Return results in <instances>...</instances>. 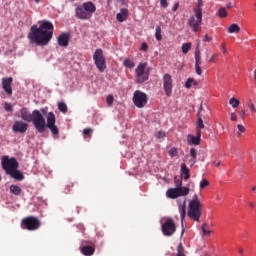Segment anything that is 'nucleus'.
I'll use <instances>...</instances> for the list:
<instances>
[{
    "mask_svg": "<svg viewBox=\"0 0 256 256\" xmlns=\"http://www.w3.org/2000/svg\"><path fill=\"white\" fill-rule=\"evenodd\" d=\"M53 29V23L43 21L39 27L37 25L31 27L28 39H30L31 43H36V45H47L53 39Z\"/></svg>",
    "mask_w": 256,
    "mask_h": 256,
    "instance_id": "f257e3e1",
    "label": "nucleus"
},
{
    "mask_svg": "<svg viewBox=\"0 0 256 256\" xmlns=\"http://www.w3.org/2000/svg\"><path fill=\"white\" fill-rule=\"evenodd\" d=\"M47 122L45 121V116L41 114V111L34 110L32 123L38 133H45V128L50 129L53 135H59V128L55 125L56 119L53 112H49L46 116Z\"/></svg>",
    "mask_w": 256,
    "mask_h": 256,
    "instance_id": "f03ea898",
    "label": "nucleus"
},
{
    "mask_svg": "<svg viewBox=\"0 0 256 256\" xmlns=\"http://www.w3.org/2000/svg\"><path fill=\"white\" fill-rule=\"evenodd\" d=\"M2 169H4L7 175H10L13 179L17 181H23V173L18 171L19 162L15 158H9V156H3L1 159Z\"/></svg>",
    "mask_w": 256,
    "mask_h": 256,
    "instance_id": "7ed1b4c3",
    "label": "nucleus"
},
{
    "mask_svg": "<svg viewBox=\"0 0 256 256\" xmlns=\"http://www.w3.org/2000/svg\"><path fill=\"white\" fill-rule=\"evenodd\" d=\"M97 11V7L93 2H85L80 6H77L75 9L77 19L82 21H87L93 17V13Z\"/></svg>",
    "mask_w": 256,
    "mask_h": 256,
    "instance_id": "20e7f679",
    "label": "nucleus"
},
{
    "mask_svg": "<svg viewBox=\"0 0 256 256\" xmlns=\"http://www.w3.org/2000/svg\"><path fill=\"white\" fill-rule=\"evenodd\" d=\"M175 188H169L166 192L168 199H177L179 197H187L189 194V187L182 186L183 181L175 179Z\"/></svg>",
    "mask_w": 256,
    "mask_h": 256,
    "instance_id": "39448f33",
    "label": "nucleus"
},
{
    "mask_svg": "<svg viewBox=\"0 0 256 256\" xmlns=\"http://www.w3.org/2000/svg\"><path fill=\"white\" fill-rule=\"evenodd\" d=\"M201 214V200H199V196L195 194L193 196V199L190 200L188 204L187 215L193 221L199 222V219H201Z\"/></svg>",
    "mask_w": 256,
    "mask_h": 256,
    "instance_id": "423d86ee",
    "label": "nucleus"
},
{
    "mask_svg": "<svg viewBox=\"0 0 256 256\" xmlns=\"http://www.w3.org/2000/svg\"><path fill=\"white\" fill-rule=\"evenodd\" d=\"M201 23H203V10L201 8H195L194 16H190L188 19V25L194 33H197L201 29Z\"/></svg>",
    "mask_w": 256,
    "mask_h": 256,
    "instance_id": "0eeeda50",
    "label": "nucleus"
},
{
    "mask_svg": "<svg viewBox=\"0 0 256 256\" xmlns=\"http://www.w3.org/2000/svg\"><path fill=\"white\" fill-rule=\"evenodd\" d=\"M161 229L165 237H171L172 235H175V231H177L175 220H173V218H163L161 220Z\"/></svg>",
    "mask_w": 256,
    "mask_h": 256,
    "instance_id": "6e6552de",
    "label": "nucleus"
},
{
    "mask_svg": "<svg viewBox=\"0 0 256 256\" xmlns=\"http://www.w3.org/2000/svg\"><path fill=\"white\" fill-rule=\"evenodd\" d=\"M21 227L27 231H37L41 227V221L37 217L29 216L22 220Z\"/></svg>",
    "mask_w": 256,
    "mask_h": 256,
    "instance_id": "1a4fd4ad",
    "label": "nucleus"
},
{
    "mask_svg": "<svg viewBox=\"0 0 256 256\" xmlns=\"http://www.w3.org/2000/svg\"><path fill=\"white\" fill-rule=\"evenodd\" d=\"M136 83H145L149 79L147 63H140L136 68Z\"/></svg>",
    "mask_w": 256,
    "mask_h": 256,
    "instance_id": "9d476101",
    "label": "nucleus"
},
{
    "mask_svg": "<svg viewBox=\"0 0 256 256\" xmlns=\"http://www.w3.org/2000/svg\"><path fill=\"white\" fill-rule=\"evenodd\" d=\"M93 59L97 69L100 71V73H103V71L107 69V65L105 64V56H103V50L96 49Z\"/></svg>",
    "mask_w": 256,
    "mask_h": 256,
    "instance_id": "9b49d317",
    "label": "nucleus"
},
{
    "mask_svg": "<svg viewBox=\"0 0 256 256\" xmlns=\"http://www.w3.org/2000/svg\"><path fill=\"white\" fill-rule=\"evenodd\" d=\"M134 105L138 107V109H143L144 106L147 105V94L137 90L134 92L133 96Z\"/></svg>",
    "mask_w": 256,
    "mask_h": 256,
    "instance_id": "f8f14e48",
    "label": "nucleus"
},
{
    "mask_svg": "<svg viewBox=\"0 0 256 256\" xmlns=\"http://www.w3.org/2000/svg\"><path fill=\"white\" fill-rule=\"evenodd\" d=\"M163 89L167 97H171L173 93V78L171 74H164L163 76Z\"/></svg>",
    "mask_w": 256,
    "mask_h": 256,
    "instance_id": "ddd939ff",
    "label": "nucleus"
},
{
    "mask_svg": "<svg viewBox=\"0 0 256 256\" xmlns=\"http://www.w3.org/2000/svg\"><path fill=\"white\" fill-rule=\"evenodd\" d=\"M178 211L181 217V223L183 225V221H185V217H187V199L181 198L177 200Z\"/></svg>",
    "mask_w": 256,
    "mask_h": 256,
    "instance_id": "4468645a",
    "label": "nucleus"
},
{
    "mask_svg": "<svg viewBox=\"0 0 256 256\" xmlns=\"http://www.w3.org/2000/svg\"><path fill=\"white\" fill-rule=\"evenodd\" d=\"M12 129L14 133H27V129H29V124L23 121H15Z\"/></svg>",
    "mask_w": 256,
    "mask_h": 256,
    "instance_id": "2eb2a0df",
    "label": "nucleus"
},
{
    "mask_svg": "<svg viewBox=\"0 0 256 256\" xmlns=\"http://www.w3.org/2000/svg\"><path fill=\"white\" fill-rule=\"evenodd\" d=\"M12 83H13L12 77L2 79V87L5 93H7V95H13V88H11Z\"/></svg>",
    "mask_w": 256,
    "mask_h": 256,
    "instance_id": "dca6fc26",
    "label": "nucleus"
},
{
    "mask_svg": "<svg viewBox=\"0 0 256 256\" xmlns=\"http://www.w3.org/2000/svg\"><path fill=\"white\" fill-rule=\"evenodd\" d=\"M20 115L21 119H23V121H27V123H31V121H33V112H29L27 108H22L20 110Z\"/></svg>",
    "mask_w": 256,
    "mask_h": 256,
    "instance_id": "f3484780",
    "label": "nucleus"
},
{
    "mask_svg": "<svg viewBox=\"0 0 256 256\" xmlns=\"http://www.w3.org/2000/svg\"><path fill=\"white\" fill-rule=\"evenodd\" d=\"M127 17H129V10H127V8H122L120 10V13L116 15V19L117 21H119V23H123V21H127Z\"/></svg>",
    "mask_w": 256,
    "mask_h": 256,
    "instance_id": "a211bd4d",
    "label": "nucleus"
},
{
    "mask_svg": "<svg viewBox=\"0 0 256 256\" xmlns=\"http://www.w3.org/2000/svg\"><path fill=\"white\" fill-rule=\"evenodd\" d=\"M187 141L189 145H199V143H201V134H199V132H196V136L188 135Z\"/></svg>",
    "mask_w": 256,
    "mask_h": 256,
    "instance_id": "6ab92c4d",
    "label": "nucleus"
},
{
    "mask_svg": "<svg viewBox=\"0 0 256 256\" xmlns=\"http://www.w3.org/2000/svg\"><path fill=\"white\" fill-rule=\"evenodd\" d=\"M58 45L60 47H67L69 45V34H61L58 37Z\"/></svg>",
    "mask_w": 256,
    "mask_h": 256,
    "instance_id": "aec40b11",
    "label": "nucleus"
},
{
    "mask_svg": "<svg viewBox=\"0 0 256 256\" xmlns=\"http://www.w3.org/2000/svg\"><path fill=\"white\" fill-rule=\"evenodd\" d=\"M197 123H196V133H198V135L201 134V129H205V124L203 123V118H201V112H198L197 114Z\"/></svg>",
    "mask_w": 256,
    "mask_h": 256,
    "instance_id": "412c9836",
    "label": "nucleus"
},
{
    "mask_svg": "<svg viewBox=\"0 0 256 256\" xmlns=\"http://www.w3.org/2000/svg\"><path fill=\"white\" fill-rule=\"evenodd\" d=\"M80 251L85 256H91L95 253V248L92 246H84L80 248Z\"/></svg>",
    "mask_w": 256,
    "mask_h": 256,
    "instance_id": "4be33fe9",
    "label": "nucleus"
},
{
    "mask_svg": "<svg viewBox=\"0 0 256 256\" xmlns=\"http://www.w3.org/2000/svg\"><path fill=\"white\" fill-rule=\"evenodd\" d=\"M181 177L182 179H189L190 175H189V168H187V165L182 164L181 165Z\"/></svg>",
    "mask_w": 256,
    "mask_h": 256,
    "instance_id": "5701e85b",
    "label": "nucleus"
},
{
    "mask_svg": "<svg viewBox=\"0 0 256 256\" xmlns=\"http://www.w3.org/2000/svg\"><path fill=\"white\" fill-rule=\"evenodd\" d=\"M193 85L195 87H197V85H199V83L194 78H188L185 83L186 89H191V87H193Z\"/></svg>",
    "mask_w": 256,
    "mask_h": 256,
    "instance_id": "b1692460",
    "label": "nucleus"
},
{
    "mask_svg": "<svg viewBox=\"0 0 256 256\" xmlns=\"http://www.w3.org/2000/svg\"><path fill=\"white\" fill-rule=\"evenodd\" d=\"M241 31V28L238 24H231L228 28V33H239Z\"/></svg>",
    "mask_w": 256,
    "mask_h": 256,
    "instance_id": "393cba45",
    "label": "nucleus"
},
{
    "mask_svg": "<svg viewBox=\"0 0 256 256\" xmlns=\"http://www.w3.org/2000/svg\"><path fill=\"white\" fill-rule=\"evenodd\" d=\"M10 193H13V195H21V187H19L17 185H11Z\"/></svg>",
    "mask_w": 256,
    "mask_h": 256,
    "instance_id": "a878e982",
    "label": "nucleus"
},
{
    "mask_svg": "<svg viewBox=\"0 0 256 256\" xmlns=\"http://www.w3.org/2000/svg\"><path fill=\"white\" fill-rule=\"evenodd\" d=\"M240 101H239V99H237V98H235V97H233V98H231L230 100H229V105H231V107L233 108V109H237V107H239V105H240Z\"/></svg>",
    "mask_w": 256,
    "mask_h": 256,
    "instance_id": "bb28decb",
    "label": "nucleus"
},
{
    "mask_svg": "<svg viewBox=\"0 0 256 256\" xmlns=\"http://www.w3.org/2000/svg\"><path fill=\"white\" fill-rule=\"evenodd\" d=\"M123 65H124V67H128V69H133V67H135V63L129 58H126L123 61Z\"/></svg>",
    "mask_w": 256,
    "mask_h": 256,
    "instance_id": "cd10ccee",
    "label": "nucleus"
},
{
    "mask_svg": "<svg viewBox=\"0 0 256 256\" xmlns=\"http://www.w3.org/2000/svg\"><path fill=\"white\" fill-rule=\"evenodd\" d=\"M247 107H248V109H250V112L252 113V115H255V113H256V106L253 103V101L249 100L247 102Z\"/></svg>",
    "mask_w": 256,
    "mask_h": 256,
    "instance_id": "c85d7f7f",
    "label": "nucleus"
},
{
    "mask_svg": "<svg viewBox=\"0 0 256 256\" xmlns=\"http://www.w3.org/2000/svg\"><path fill=\"white\" fill-rule=\"evenodd\" d=\"M155 38L157 41H161V39H163V36L161 35V26H156Z\"/></svg>",
    "mask_w": 256,
    "mask_h": 256,
    "instance_id": "c756f323",
    "label": "nucleus"
},
{
    "mask_svg": "<svg viewBox=\"0 0 256 256\" xmlns=\"http://www.w3.org/2000/svg\"><path fill=\"white\" fill-rule=\"evenodd\" d=\"M191 43H184L182 45V52L184 53V55H187V53H189V51L191 50Z\"/></svg>",
    "mask_w": 256,
    "mask_h": 256,
    "instance_id": "7c9ffc66",
    "label": "nucleus"
},
{
    "mask_svg": "<svg viewBox=\"0 0 256 256\" xmlns=\"http://www.w3.org/2000/svg\"><path fill=\"white\" fill-rule=\"evenodd\" d=\"M58 109L61 113H67V104H65V102H59Z\"/></svg>",
    "mask_w": 256,
    "mask_h": 256,
    "instance_id": "2f4dec72",
    "label": "nucleus"
},
{
    "mask_svg": "<svg viewBox=\"0 0 256 256\" xmlns=\"http://www.w3.org/2000/svg\"><path fill=\"white\" fill-rule=\"evenodd\" d=\"M176 256H185V249H183L182 243H180L177 247V255Z\"/></svg>",
    "mask_w": 256,
    "mask_h": 256,
    "instance_id": "473e14b6",
    "label": "nucleus"
},
{
    "mask_svg": "<svg viewBox=\"0 0 256 256\" xmlns=\"http://www.w3.org/2000/svg\"><path fill=\"white\" fill-rule=\"evenodd\" d=\"M170 157H177V155H179V152H177V148H171L169 151H168Z\"/></svg>",
    "mask_w": 256,
    "mask_h": 256,
    "instance_id": "72a5a7b5",
    "label": "nucleus"
},
{
    "mask_svg": "<svg viewBox=\"0 0 256 256\" xmlns=\"http://www.w3.org/2000/svg\"><path fill=\"white\" fill-rule=\"evenodd\" d=\"M205 187H209V181L207 179H203L200 182V189H205Z\"/></svg>",
    "mask_w": 256,
    "mask_h": 256,
    "instance_id": "f704fd0d",
    "label": "nucleus"
},
{
    "mask_svg": "<svg viewBox=\"0 0 256 256\" xmlns=\"http://www.w3.org/2000/svg\"><path fill=\"white\" fill-rule=\"evenodd\" d=\"M218 15L219 17H227V10L225 8H220Z\"/></svg>",
    "mask_w": 256,
    "mask_h": 256,
    "instance_id": "c9c22d12",
    "label": "nucleus"
},
{
    "mask_svg": "<svg viewBox=\"0 0 256 256\" xmlns=\"http://www.w3.org/2000/svg\"><path fill=\"white\" fill-rule=\"evenodd\" d=\"M203 235H211V230H207V224L202 225Z\"/></svg>",
    "mask_w": 256,
    "mask_h": 256,
    "instance_id": "e433bc0d",
    "label": "nucleus"
},
{
    "mask_svg": "<svg viewBox=\"0 0 256 256\" xmlns=\"http://www.w3.org/2000/svg\"><path fill=\"white\" fill-rule=\"evenodd\" d=\"M113 101H114L113 95L107 96L106 103H107V105H109V107H111V105H113Z\"/></svg>",
    "mask_w": 256,
    "mask_h": 256,
    "instance_id": "4c0bfd02",
    "label": "nucleus"
},
{
    "mask_svg": "<svg viewBox=\"0 0 256 256\" xmlns=\"http://www.w3.org/2000/svg\"><path fill=\"white\" fill-rule=\"evenodd\" d=\"M217 57H219V54L214 53L211 58L208 60V63H216Z\"/></svg>",
    "mask_w": 256,
    "mask_h": 256,
    "instance_id": "58836bf2",
    "label": "nucleus"
},
{
    "mask_svg": "<svg viewBox=\"0 0 256 256\" xmlns=\"http://www.w3.org/2000/svg\"><path fill=\"white\" fill-rule=\"evenodd\" d=\"M190 155L192 159H197V150H195V148H191Z\"/></svg>",
    "mask_w": 256,
    "mask_h": 256,
    "instance_id": "ea45409f",
    "label": "nucleus"
},
{
    "mask_svg": "<svg viewBox=\"0 0 256 256\" xmlns=\"http://www.w3.org/2000/svg\"><path fill=\"white\" fill-rule=\"evenodd\" d=\"M195 71H196L197 75L203 74V70H201V65H195Z\"/></svg>",
    "mask_w": 256,
    "mask_h": 256,
    "instance_id": "a19ab883",
    "label": "nucleus"
},
{
    "mask_svg": "<svg viewBox=\"0 0 256 256\" xmlns=\"http://www.w3.org/2000/svg\"><path fill=\"white\" fill-rule=\"evenodd\" d=\"M5 111H13V106L11 105V103H5L4 105Z\"/></svg>",
    "mask_w": 256,
    "mask_h": 256,
    "instance_id": "79ce46f5",
    "label": "nucleus"
},
{
    "mask_svg": "<svg viewBox=\"0 0 256 256\" xmlns=\"http://www.w3.org/2000/svg\"><path fill=\"white\" fill-rule=\"evenodd\" d=\"M93 133V130L91 129V128H86V129H84V131H83V134H84V136H89V135H91Z\"/></svg>",
    "mask_w": 256,
    "mask_h": 256,
    "instance_id": "37998d69",
    "label": "nucleus"
},
{
    "mask_svg": "<svg viewBox=\"0 0 256 256\" xmlns=\"http://www.w3.org/2000/svg\"><path fill=\"white\" fill-rule=\"evenodd\" d=\"M195 57H201V50L199 49V44L196 46Z\"/></svg>",
    "mask_w": 256,
    "mask_h": 256,
    "instance_id": "c03bdc74",
    "label": "nucleus"
},
{
    "mask_svg": "<svg viewBox=\"0 0 256 256\" xmlns=\"http://www.w3.org/2000/svg\"><path fill=\"white\" fill-rule=\"evenodd\" d=\"M237 129L240 133H245V127L241 124H238L237 125Z\"/></svg>",
    "mask_w": 256,
    "mask_h": 256,
    "instance_id": "a18cd8bd",
    "label": "nucleus"
},
{
    "mask_svg": "<svg viewBox=\"0 0 256 256\" xmlns=\"http://www.w3.org/2000/svg\"><path fill=\"white\" fill-rule=\"evenodd\" d=\"M164 137H165V132L159 131V132L157 133V138H158V139H164Z\"/></svg>",
    "mask_w": 256,
    "mask_h": 256,
    "instance_id": "49530a36",
    "label": "nucleus"
},
{
    "mask_svg": "<svg viewBox=\"0 0 256 256\" xmlns=\"http://www.w3.org/2000/svg\"><path fill=\"white\" fill-rule=\"evenodd\" d=\"M147 49H148L147 43L143 42L141 44L140 51H147Z\"/></svg>",
    "mask_w": 256,
    "mask_h": 256,
    "instance_id": "de8ad7c7",
    "label": "nucleus"
},
{
    "mask_svg": "<svg viewBox=\"0 0 256 256\" xmlns=\"http://www.w3.org/2000/svg\"><path fill=\"white\" fill-rule=\"evenodd\" d=\"M195 65H201V56L195 57Z\"/></svg>",
    "mask_w": 256,
    "mask_h": 256,
    "instance_id": "09e8293b",
    "label": "nucleus"
},
{
    "mask_svg": "<svg viewBox=\"0 0 256 256\" xmlns=\"http://www.w3.org/2000/svg\"><path fill=\"white\" fill-rule=\"evenodd\" d=\"M160 3H161V6L164 7V8H167L168 7V3H167V0H160Z\"/></svg>",
    "mask_w": 256,
    "mask_h": 256,
    "instance_id": "8fccbe9b",
    "label": "nucleus"
},
{
    "mask_svg": "<svg viewBox=\"0 0 256 256\" xmlns=\"http://www.w3.org/2000/svg\"><path fill=\"white\" fill-rule=\"evenodd\" d=\"M239 115H240L241 119H245V117L247 116V111L242 110Z\"/></svg>",
    "mask_w": 256,
    "mask_h": 256,
    "instance_id": "3c124183",
    "label": "nucleus"
},
{
    "mask_svg": "<svg viewBox=\"0 0 256 256\" xmlns=\"http://www.w3.org/2000/svg\"><path fill=\"white\" fill-rule=\"evenodd\" d=\"M220 49H221L222 53H227V48H225V43L221 44Z\"/></svg>",
    "mask_w": 256,
    "mask_h": 256,
    "instance_id": "603ef678",
    "label": "nucleus"
},
{
    "mask_svg": "<svg viewBox=\"0 0 256 256\" xmlns=\"http://www.w3.org/2000/svg\"><path fill=\"white\" fill-rule=\"evenodd\" d=\"M212 39H213V38L209 37V35L206 34V35L204 36L203 41H204V42H209V41H212Z\"/></svg>",
    "mask_w": 256,
    "mask_h": 256,
    "instance_id": "864d4df0",
    "label": "nucleus"
},
{
    "mask_svg": "<svg viewBox=\"0 0 256 256\" xmlns=\"http://www.w3.org/2000/svg\"><path fill=\"white\" fill-rule=\"evenodd\" d=\"M230 120L237 121V114L232 113L231 116H230Z\"/></svg>",
    "mask_w": 256,
    "mask_h": 256,
    "instance_id": "5fc2aeb1",
    "label": "nucleus"
},
{
    "mask_svg": "<svg viewBox=\"0 0 256 256\" xmlns=\"http://www.w3.org/2000/svg\"><path fill=\"white\" fill-rule=\"evenodd\" d=\"M219 165H221V161H218V162H217V161H214V162H213V166H214V167H219Z\"/></svg>",
    "mask_w": 256,
    "mask_h": 256,
    "instance_id": "6e6d98bb",
    "label": "nucleus"
},
{
    "mask_svg": "<svg viewBox=\"0 0 256 256\" xmlns=\"http://www.w3.org/2000/svg\"><path fill=\"white\" fill-rule=\"evenodd\" d=\"M177 9H179V4H175L172 8V11H177Z\"/></svg>",
    "mask_w": 256,
    "mask_h": 256,
    "instance_id": "4d7b16f0",
    "label": "nucleus"
},
{
    "mask_svg": "<svg viewBox=\"0 0 256 256\" xmlns=\"http://www.w3.org/2000/svg\"><path fill=\"white\" fill-rule=\"evenodd\" d=\"M226 7H227V9H233V4H231V3L229 2V3H227Z\"/></svg>",
    "mask_w": 256,
    "mask_h": 256,
    "instance_id": "13d9d810",
    "label": "nucleus"
},
{
    "mask_svg": "<svg viewBox=\"0 0 256 256\" xmlns=\"http://www.w3.org/2000/svg\"><path fill=\"white\" fill-rule=\"evenodd\" d=\"M248 205H249V207H252V208L255 207V205L253 204V202H249Z\"/></svg>",
    "mask_w": 256,
    "mask_h": 256,
    "instance_id": "bf43d9fd",
    "label": "nucleus"
},
{
    "mask_svg": "<svg viewBox=\"0 0 256 256\" xmlns=\"http://www.w3.org/2000/svg\"><path fill=\"white\" fill-rule=\"evenodd\" d=\"M254 81L256 83V69L254 70Z\"/></svg>",
    "mask_w": 256,
    "mask_h": 256,
    "instance_id": "052dcab7",
    "label": "nucleus"
},
{
    "mask_svg": "<svg viewBox=\"0 0 256 256\" xmlns=\"http://www.w3.org/2000/svg\"><path fill=\"white\" fill-rule=\"evenodd\" d=\"M41 112L43 113V115H45V109H41Z\"/></svg>",
    "mask_w": 256,
    "mask_h": 256,
    "instance_id": "680f3d73",
    "label": "nucleus"
},
{
    "mask_svg": "<svg viewBox=\"0 0 256 256\" xmlns=\"http://www.w3.org/2000/svg\"><path fill=\"white\" fill-rule=\"evenodd\" d=\"M252 191H256V186H253V187H252Z\"/></svg>",
    "mask_w": 256,
    "mask_h": 256,
    "instance_id": "e2e57ef3",
    "label": "nucleus"
},
{
    "mask_svg": "<svg viewBox=\"0 0 256 256\" xmlns=\"http://www.w3.org/2000/svg\"><path fill=\"white\" fill-rule=\"evenodd\" d=\"M237 137H241V133L240 132L237 133Z\"/></svg>",
    "mask_w": 256,
    "mask_h": 256,
    "instance_id": "0e129e2a",
    "label": "nucleus"
},
{
    "mask_svg": "<svg viewBox=\"0 0 256 256\" xmlns=\"http://www.w3.org/2000/svg\"><path fill=\"white\" fill-rule=\"evenodd\" d=\"M35 1V3H39L41 0H34Z\"/></svg>",
    "mask_w": 256,
    "mask_h": 256,
    "instance_id": "69168bd1",
    "label": "nucleus"
},
{
    "mask_svg": "<svg viewBox=\"0 0 256 256\" xmlns=\"http://www.w3.org/2000/svg\"><path fill=\"white\" fill-rule=\"evenodd\" d=\"M239 253H243V249H240V250H239Z\"/></svg>",
    "mask_w": 256,
    "mask_h": 256,
    "instance_id": "338daca9",
    "label": "nucleus"
},
{
    "mask_svg": "<svg viewBox=\"0 0 256 256\" xmlns=\"http://www.w3.org/2000/svg\"><path fill=\"white\" fill-rule=\"evenodd\" d=\"M183 233H185V230H182V235H183Z\"/></svg>",
    "mask_w": 256,
    "mask_h": 256,
    "instance_id": "774afa93",
    "label": "nucleus"
}]
</instances>
